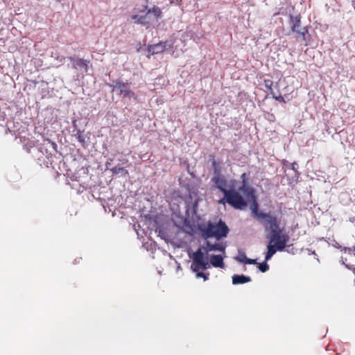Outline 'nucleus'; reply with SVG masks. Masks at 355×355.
Returning <instances> with one entry per match:
<instances>
[{
  "label": "nucleus",
  "mask_w": 355,
  "mask_h": 355,
  "mask_svg": "<svg viewBox=\"0 0 355 355\" xmlns=\"http://www.w3.org/2000/svg\"><path fill=\"white\" fill-rule=\"evenodd\" d=\"M254 218L263 225L266 230H269V243L267 245L266 259L270 260L277 252L284 250L289 236L284 234V227H281L280 219L270 212L266 213L258 209V205L254 202L252 207Z\"/></svg>",
  "instance_id": "1"
},
{
  "label": "nucleus",
  "mask_w": 355,
  "mask_h": 355,
  "mask_svg": "<svg viewBox=\"0 0 355 355\" xmlns=\"http://www.w3.org/2000/svg\"><path fill=\"white\" fill-rule=\"evenodd\" d=\"M200 230L205 239L214 237L220 240L227 236L230 230L225 223L220 220L216 224L209 221L206 225L200 227Z\"/></svg>",
  "instance_id": "2"
},
{
  "label": "nucleus",
  "mask_w": 355,
  "mask_h": 355,
  "mask_svg": "<svg viewBox=\"0 0 355 355\" xmlns=\"http://www.w3.org/2000/svg\"><path fill=\"white\" fill-rule=\"evenodd\" d=\"M193 261L191 268L196 272V278H203L205 281L208 279L209 273L200 272V270H207L210 268L208 258L204 256L202 248H198L191 257Z\"/></svg>",
  "instance_id": "3"
},
{
  "label": "nucleus",
  "mask_w": 355,
  "mask_h": 355,
  "mask_svg": "<svg viewBox=\"0 0 355 355\" xmlns=\"http://www.w3.org/2000/svg\"><path fill=\"white\" fill-rule=\"evenodd\" d=\"M222 199L218 201L219 204L227 203L236 209H244L248 206L245 198L235 189H229L224 194Z\"/></svg>",
  "instance_id": "4"
},
{
  "label": "nucleus",
  "mask_w": 355,
  "mask_h": 355,
  "mask_svg": "<svg viewBox=\"0 0 355 355\" xmlns=\"http://www.w3.org/2000/svg\"><path fill=\"white\" fill-rule=\"evenodd\" d=\"M151 15H153L156 19H159L162 17V12L159 7L154 6L146 12L144 15H141L139 24L149 27L153 21Z\"/></svg>",
  "instance_id": "5"
},
{
  "label": "nucleus",
  "mask_w": 355,
  "mask_h": 355,
  "mask_svg": "<svg viewBox=\"0 0 355 355\" xmlns=\"http://www.w3.org/2000/svg\"><path fill=\"white\" fill-rule=\"evenodd\" d=\"M241 186L239 188V191L243 193L248 198L253 199L255 200L254 190L252 187L248 185V178L246 173H243L241 175Z\"/></svg>",
  "instance_id": "6"
},
{
  "label": "nucleus",
  "mask_w": 355,
  "mask_h": 355,
  "mask_svg": "<svg viewBox=\"0 0 355 355\" xmlns=\"http://www.w3.org/2000/svg\"><path fill=\"white\" fill-rule=\"evenodd\" d=\"M200 248H202V252H203L204 256L206 257L205 254H207L209 252L211 251L217 250L220 252H224L225 246L219 243L212 244L209 241H207L205 245L201 247Z\"/></svg>",
  "instance_id": "7"
},
{
  "label": "nucleus",
  "mask_w": 355,
  "mask_h": 355,
  "mask_svg": "<svg viewBox=\"0 0 355 355\" xmlns=\"http://www.w3.org/2000/svg\"><path fill=\"white\" fill-rule=\"evenodd\" d=\"M115 87L123 97H131L134 95V93L130 90V86L126 83L118 81L115 85Z\"/></svg>",
  "instance_id": "8"
},
{
  "label": "nucleus",
  "mask_w": 355,
  "mask_h": 355,
  "mask_svg": "<svg viewBox=\"0 0 355 355\" xmlns=\"http://www.w3.org/2000/svg\"><path fill=\"white\" fill-rule=\"evenodd\" d=\"M212 181L216 184V188L219 189L223 194L229 190L226 189L227 180L220 175V173L214 175L212 178Z\"/></svg>",
  "instance_id": "9"
},
{
  "label": "nucleus",
  "mask_w": 355,
  "mask_h": 355,
  "mask_svg": "<svg viewBox=\"0 0 355 355\" xmlns=\"http://www.w3.org/2000/svg\"><path fill=\"white\" fill-rule=\"evenodd\" d=\"M167 42H159L157 44L148 46V51L151 55L158 54L166 50Z\"/></svg>",
  "instance_id": "10"
},
{
  "label": "nucleus",
  "mask_w": 355,
  "mask_h": 355,
  "mask_svg": "<svg viewBox=\"0 0 355 355\" xmlns=\"http://www.w3.org/2000/svg\"><path fill=\"white\" fill-rule=\"evenodd\" d=\"M210 265H212L216 268H223L225 267V264L223 262V258L221 255H211L210 258V262H209Z\"/></svg>",
  "instance_id": "11"
},
{
  "label": "nucleus",
  "mask_w": 355,
  "mask_h": 355,
  "mask_svg": "<svg viewBox=\"0 0 355 355\" xmlns=\"http://www.w3.org/2000/svg\"><path fill=\"white\" fill-rule=\"evenodd\" d=\"M251 281V278L248 276H245L243 275H234L232 277V284H242L245 283L250 282Z\"/></svg>",
  "instance_id": "12"
},
{
  "label": "nucleus",
  "mask_w": 355,
  "mask_h": 355,
  "mask_svg": "<svg viewBox=\"0 0 355 355\" xmlns=\"http://www.w3.org/2000/svg\"><path fill=\"white\" fill-rule=\"evenodd\" d=\"M291 26V29L293 32H295V31L298 30L301 25V17L300 15L296 16H290Z\"/></svg>",
  "instance_id": "13"
},
{
  "label": "nucleus",
  "mask_w": 355,
  "mask_h": 355,
  "mask_svg": "<svg viewBox=\"0 0 355 355\" xmlns=\"http://www.w3.org/2000/svg\"><path fill=\"white\" fill-rule=\"evenodd\" d=\"M73 68L77 69L78 68L83 69L85 72L88 70V62L84 59L78 58L73 64Z\"/></svg>",
  "instance_id": "14"
},
{
  "label": "nucleus",
  "mask_w": 355,
  "mask_h": 355,
  "mask_svg": "<svg viewBox=\"0 0 355 355\" xmlns=\"http://www.w3.org/2000/svg\"><path fill=\"white\" fill-rule=\"evenodd\" d=\"M209 159L211 162V166L214 168V175L220 174L221 168L220 162L215 159V156L214 155H209Z\"/></svg>",
  "instance_id": "15"
},
{
  "label": "nucleus",
  "mask_w": 355,
  "mask_h": 355,
  "mask_svg": "<svg viewBox=\"0 0 355 355\" xmlns=\"http://www.w3.org/2000/svg\"><path fill=\"white\" fill-rule=\"evenodd\" d=\"M296 33H297L300 37L302 41L304 42L305 45H307V40L306 38V35L309 33V29L306 26L303 27L301 29H298L295 31Z\"/></svg>",
  "instance_id": "16"
},
{
  "label": "nucleus",
  "mask_w": 355,
  "mask_h": 355,
  "mask_svg": "<svg viewBox=\"0 0 355 355\" xmlns=\"http://www.w3.org/2000/svg\"><path fill=\"white\" fill-rule=\"evenodd\" d=\"M74 136L77 139V140L82 144V146H84L85 144V137L83 135V131H81L80 130H78Z\"/></svg>",
  "instance_id": "17"
},
{
  "label": "nucleus",
  "mask_w": 355,
  "mask_h": 355,
  "mask_svg": "<svg viewBox=\"0 0 355 355\" xmlns=\"http://www.w3.org/2000/svg\"><path fill=\"white\" fill-rule=\"evenodd\" d=\"M265 259V261L263 263H259V269L262 272H266L269 269V266L267 263V261Z\"/></svg>",
  "instance_id": "18"
},
{
  "label": "nucleus",
  "mask_w": 355,
  "mask_h": 355,
  "mask_svg": "<svg viewBox=\"0 0 355 355\" xmlns=\"http://www.w3.org/2000/svg\"><path fill=\"white\" fill-rule=\"evenodd\" d=\"M264 85L265 87L268 89L270 90V94H272V92H274L272 91V85H273V82L272 80L270 79H265L264 80Z\"/></svg>",
  "instance_id": "19"
},
{
  "label": "nucleus",
  "mask_w": 355,
  "mask_h": 355,
  "mask_svg": "<svg viewBox=\"0 0 355 355\" xmlns=\"http://www.w3.org/2000/svg\"><path fill=\"white\" fill-rule=\"evenodd\" d=\"M247 257L244 252H239V255L236 257V259L241 262L245 263V259Z\"/></svg>",
  "instance_id": "20"
},
{
  "label": "nucleus",
  "mask_w": 355,
  "mask_h": 355,
  "mask_svg": "<svg viewBox=\"0 0 355 355\" xmlns=\"http://www.w3.org/2000/svg\"><path fill=\"white\" fill-rule=\"evenodd\" d=\"M272 94V97H273L275 100H277V101H279V102H281V103H286V101H285V99H284V96H282L280 94H279L277 95V94H276L275 92H272V94Z\"/></svg>",
  "instance_id": "21"
},
{
  "label": "nucleus",
  "mask_w": 355,
  "mask_h": 355,
  "mask_svg": "<svg viewBox=\"0 0 355 355\" xmlns=\"http://www.w3.org/2000/svg\"><path fill=\"white\" fill-rule=\"evenodd\" d=\"M141 15H132L131 16V19L134 21L135 24H139Z\"/></svg>",
  "instance_id": "22"
},
{
  "label": "nucleus",
  "mask_w": 355,
  "mask_h": 355,
  "mask_svg": "<svg viewBox=\"0 0 355 355\" xmlns=\"http://www.w3.org/2000/svg\"><path fill=\"white\" fill-rule=\"evenodd\" d=\"M245 264H257L256 259H249L247 257Z\"/></svg>",
  "instance_id": "23"
},
{
  "label": "nucleus",
  "mask_w": 355,
  "mask_h": 355,
  "mask_svg": "<svg viewBox=\"0 0 355 355\" xmlns=\"http://www.w3.org/2000/svg\"><path fill=\"white\" fill-rule=\"evenodd\" d=\"M171 3L175 4L177 6L181 5L182 0H170Z\"/></svg>",
  "instance_id": "24"
},
{
  "label": "nucleus",
  "mask_w": 355,
  "mask_h": 355,
  "mask_svg": "<svg viewBox=\"0 0 355 355\" xmlns=\"http://www.w3.org/2000/svg\"><path fill=\"white\" fill-rule=\"evenodd\" d=\"M69 59L70 61H74L75 60L74 58H73V57H69Z\"/></svg>",
  "instance_id": "25"
},
{
  "label": "nucleus",
  "mask_w": 355,
  "mask_h": 355,
  "mask_svg": "<svg viewBox=\"0 0 355 355\" xmlns=\"http://www.w3.org/2000/svg\"><path fill=\"white\" fill-rule=\"evenodd\" d=\"M351 221H352V223H355V217L352 218L351 219Z\"/></svg>",
  "instance_id": "26"
},
{
  "label": "nucleus",
  "mask_w": 355,
  "mask_h": 355,
  "mask_svg": "<svg viewBox=\"0 0 355 355\" xmlns=\"http://www.w3.org/2000/svg\"><path fill=\"white\" fill-rule=\"evenodd\" d=\"M353 272L355 275V268L353 269Z\"/></svg>",
  "instance_id": "27"
}]
</instances>
